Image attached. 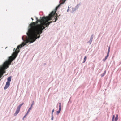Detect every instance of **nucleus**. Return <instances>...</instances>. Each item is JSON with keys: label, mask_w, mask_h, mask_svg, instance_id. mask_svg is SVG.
I'll return each instance as SVG.
<instances>
[{"label": "nucleus", "mask_w": 121, "mask_h": 121, "mask_svg": "<svg viewBox=\"0 0 121 121\" xmlns=\"http://www.w3.org/2000/svg\"><path fill=\"white\" fill-rule=\"evenodd\" d=\"M59 16H54V18L52 20L55 21L49 22V21L51 20L53 18L51 16H48L43 17V21H42L41 24L39 25V26L35 28L34 29V32H33V36L34 37H36L37 34H39L37 37L38 38H39L40 37V35L43 32V31L45 28L46 27L49 26L50 24L52 22H55L58 19V18L59 17Z\"/></svg>", "instance_id": "nucleus-1"}, {"label": "nucleus", "mask_w": 121, "mask_h": 121, "mask_svg": "<svg viewBox=\"0 0 121 121\" xmlns=\"http://www.w3.org/2000/svg\"><path fill=\"white\" fill-rule=\"evenodd\" d=\"M35 17H36V19L38 20V22H39L40 23V24H38V26H37L34 24L35 22H32L31 23L33 24H30L29 25L28 28V32H28V33L29 34V35H28V39H30V40H29H29V42L30 43H33L38 38V35H39V34H37L35 38L34 37V35L33 36L34 29L35 28L38 27L39 25L41 24L42 21H43V20L42 21H40V20H38V18L36 16H35Z\"/></svg>", "instance_id": "nucleus-2"}, {"label": "nucleus", "mask_w": 121, "mask_h": 121, "mask_svg": "<svg viewBox=\"0 0 121 121\" xmlns=\"http://www.w3.org/2000/svg\"><path fill=\"white\" fill-rule=\"evenodd\" d=\"M17 56L16 55H14L12 56H11L9 57V59L10 60V61H9L8 60L6 61L3 64V66L5 69H6L9 67V65H11L12 61L16 58Z\"/></svg>", "instance_id": "nucleus-3"}, {"label": "nucleus", "mask_w": 121, "mask_h": 121, "mask_svg": "<svg viewBox=\"0 0 121 121\" xmlns=\"http://www.w3.org/2000/svg\"><path fill=\"white\" fill-rule=\"evenodd\" d=\"M26 34L27 36L26 35H23L22 37V39L23 41V42L22 43V46L21 45H18L17 47V50L21 48L22 47L24 46V45H27V43H32L28 42H29V40L30 39H28V35H29V34L28 33V32H27Z\"/></svg>", "instance_id": "nucleus-4"}, {"label": "nucleus", "mask_w": 121, "mask_h": 121, "mask_svg": "<svg viewBox=\"0 0 121 121\" xmlns=\"http://www.w3.org/2000/svg\"><path fill=\"white\" fill-rule=\"evenodd\" d=\"M24 104L23 103H22L20 104L17 107L15 113L14 114V116L17 115L18 114L19 112L21 107Z\"/></svg>", "instance_id": "nucleus-5"}, {"label": "nucleus", "mask_w": 121, "mask_h": 121, "mask_svg": "<svg viewBox=\"0 0 121 121\" xmlns=\"http://www.w3.org/2000/svg\"><path fill=\"white\" fill-rule=\"evenodd\" d=\"M66 0H60L59 1L60 4L56 7L55 9V11H56L59 8L61 4H63Z\"/></svg>", "instance_id": "nucleus-6"}, {"label": "nucleus", "mask_w": 121, "mask_h": 121, "mask_svg": "<svg viewBox=\"0 0 121 121\" xmlns=\"http://www.w3.org/2000/svg\"><path fill=\"white\" fill-rule=\"evenodd\" d=\"M110 46H109L108 47L107 55L105 57V58L103 59V60L104 61V62L107 59L108 57L109 56V53L110 52Z\"/></svg>", "instance_id": "nucleus-7"}, {"label": "nucleus", "mask_w": 121, "mask_h": 121, "mask_svg": "<svg viewBox=\"0 0 121 121\" xmlns=\"http://www.w3.org/2000/svg\"><path fill=\"white\" fill-rule=\"evenodd\" d=\"M115 116L114 115H113L112 116V121H117L118 120V115L117 114L116 115V117L115 118Z\"/></svg>", "instance_id": "nucleus-8"}, {"label": "nucleus", "mask_w": 121, "mask_h": 121, "mask_svg": "<svg viewBox=\"0 0 121 121\" xmlns=\"http://www.w3.org/2000/svg\"><path fill=\"white\" fill-rule=\"evenodd\" d=\"M94 35V34H92L91 36L90 39L87 42V43H89L90 44H91V42H92L93 40V36Z\"/></svg>", "instance_id": "nucleus-9"}, {"label": "nucleus", "mask_w": 121, "mask_h": 121, "mask_svg": "<svg viewBox=\"0 0 121 121\" xmlns=\"http://www.w3.org/2000/svg\"><path fill=\"white\" fill-rule=\"evenodd\" d=\"M34 101H33L32 102V103L30 107L29 108L27 113H26V115L28 114V113L29 112L30 110L32 109V106L34 104Z\"/></svg>", "instance_id": "nucleus-10"}, {"label": "nucleus", "mask_w": 121, "mask_h": 121, "mask_svg": "<svg viewBox=\"0 0 121 121\" xmlns=\"http://www.w3.org/2000/svg\"><path fill=\"white\" fill-rule=\"evenodd\" d=\"M10 85V83L7 82L6 83L5 86L4 88V90H6L7 89L9 86Z\"/></svg>", "instance_id": "nucleus-11"}, {"label": "nucleus", "mask_w": 121, "mask_h": 121, "mask_svg": "<svg viewBox=\"0 0 121 121\" xmlns=\"http://www.w3.org/2000/svg\"><path fill=\"white\" fill-rule=\"evenodd\" d=\"M11 76H10L7 78V82H10L11 81Z\"/></svg>", "instance_id": "nucleus-12"}, {"label": "nucleus", "mask_w": 121, "mask_h": 121, "mask_svg": "<svg viewBox=\"0 0 121 121\" xmlns=\"http://www.w3.org/2000/svg\"><path fill=\"white\" fill-rule=\"evenodd\" d=\"M106 70H105L103 73L100 75L101 77H103L104 75L106 73Z\"/></svg>", "instance_id": "nucleus-13"}, {"label": "nucleus", "mask_w": 121, "mask_h": 121, "mask_svg": "<svg viewBox=\"0 0 121 121\" xmlns=\"http://www.w3.org/2000/svg\"><path fill=\"white\" fill-rule=\"evenodd\" d=\"M80 5V4H78L74 8L76 9V10H77L78 8V7Z\"/></svg>", "instance_id": "nucleus-14"}, {"label": "nucleus", "mask_w": 121, "mask_h": 121, "mask_svg": "<svg viewBox=\"0 0 121 121\" xmlns=\"http://www.w3.org/2000/svg\"><path fill=\"white\" fill-rule=\"evenodd\" d=\"M76 10L74 8H72V10L71 11V13H73L74 11Z\"/></svg>", "instance_id": "nucleus-15"}, {"label": "nucleus", "mask_w": 121, "mask_h": 121, "mask_svg": "<svg viewBox=\"0 0 121 121\" xmlns=\"http://www.w3.org/2000/svg\"><path fill=\"white\" fill-rule=\"evenodd\" d=\"M86 59H87V57H86V56H85L84 57V61L83 62V63H84L86 61Z\"/></svg>", "instance_id": "nucleus-16"}, {"label": "nucleus", "mask_w": 121, "mask_h": 121, "mask_svg": "<svg viewBox=\"0 0 121 121\" xmlns=\"http://www.w3.org/2000/svg\"><path fill=\"white\" fill-rule=\"evenodd\" d=\"M27 115H28V114H26H26L22 118V120H24V118L26 117V116H27Z\"/></svg>", "instance_id": "nucleus-17"}, {"label": "nucleus", "mask_w": 121, "mask_h": 121, "mask_svg": "<svg viewBox=\"0 0 121 121\" xmlns=\"http://www.w3.org/2000/svg\"><path fill=\"white\" fill-rule=\"evenodd\" d=\"M56 12H55L54 11H52L51 12V13L52 15H53Z\"/></svg>", "instance_id": "nucleus-18"}, {"label": "nucleus", "mask_w": 121, "mask_h": 121, "mask_svg": "<svg viewBox=\"0 0 121 121\" xmlns=\"http://www.w3.org/2000/svg\"><path fill=\"white\" fill-rule=\"evenodd\" d=\"M60 112L59 111H57L56 112V115H58L59 114V113H60Z\"/></svg>", "instance_id": "nucleus-19"}, {"label": "nucleus", "mask_w": 121, "mask_h": 121, "mask_svg": "<svg viewBox=\"0 0 121 121\" xmlns=\"http://www.w3.org/2000/svg\"><path fill=\"white\" fill-rule=\"evenodd\" d=\"M51 120H53V116H51Z\"/></svg>", "instance_id": "nucleus-20"}, {"label": "nucleus", "mask_w": 121, "mask_h": 121, "mask_svg": "<svg viewBox=\"0 0 121 121\" xmlns=\"http://www.w3.org/2000/svg\"><path fill=\"white\" fill-rule=\"evenodd\" d=\"M61 110V108H59L58 111H59L60 112Z\"/></svg>", "instance_id": "nucleus-21"}, {"label": "nucleus", "mask_w": 121, "mask_h": 121, "mask_svg": "<svg viewBox=\"0 0 121 121\" xmlns=\"http://www.w3.org/2000/svg\"><path fill=\"white\" fill-rule=\"evenodd\" d=\"M69 6H68V9H67V12H68L69 11Z\"/></svg>", "instance_id": "nucleus-22"}, {"label": "nucleus", "mask_w": 121, "mask_h": 121, "mask_svg": "<svg viewBox=\"0 0 121 121\" xmlns=\"http://www.w3.org/2000/svg\"><path fill=\"white\" fill-rule=\"evenodd\" d=\"M54 110L53 109L52 111V112L53 113L54 112Z\"/></svg>", "instance_id": "nucleus-23"}, {"label": "nucleus", "mask_w": 121, "mask_h": 121, "mask_svg": "<svg viewBox=\"0 0 121 121\" xmlns=\"http://www.w3.org/2000/svg\"><path fill=\"white\" fill-rule=\"evenodd\" d=\"M59 108H61V105H59Z\"/></svg>", "instance_id": "nucleus-24"}, {"label": "nucleus", "mask_w": 121, "mask_h": 121, "mask_svg": "<svg viewBox=\"0 0 121 121\" xmlns=\"http://www.w3.org/2000/svg\"><path fill=\"white\" fill-rule=\"evenodd\" d=\"M69 102H70V103H71V101H70V99H69V101L68 102V103H69Z\"/></svg>", "instance_id": "nucleus-25"}, {"label": "nucleus", "mask_w": 121, "mask_h": 121, "mask_svg": "<svg viewBox=\"0 0 121 121\" xmlns=\"http://www.w3.org/2000/svg\"><path fill=\"white\" fill-rule=\"evenodd\" d=\"M16 49L15 48L13 49V51H16Z\"/></svg>", "instance_id": "nucleus-26"}, {"label": "nucleus", "mask_w": 121, "mask_h": 121, "mask_svg": "<svg viewBox=\"0 0 121 121\" xmlns=\"http://www.w3.org/2000/svg\"><path fill=\"white\" fill-rule=\"evenodd\" d=\"M53 113H52H52H51V116H53Z\"/></svg>", "instance_id": "nucleus-27"}, {"label": "nucleus", "mask_w": 121, "mask_h": 121, "mask_svg": "<svg viewBox=\"0 0 121 121\" xmlns=\"http://www.w3.org/2000/svg\"><path fill=\"white\" fill-rule=\"evenodd\" d=\"M31 19L32 21H33V18H31Z\"/></svg>", "instance_id": "nucleus-28"}, {"label": "nucleus", "mask_w": 121, "mask_h": 121, "mask_svg": "<svg viewBox=\"0 0 121 121\" xmlns=\"http://www.w3.org/2000/svg\"><path fill=\"white\" fill-rule=\"evenodd\" d=\"M59 105H61V103H59Z\"/></svg>", "instance_id": "nucleus-29"}, {"label": "nucleus", "mask_w": 121, "mask_h": 121, "mask_svg": "<svg viewBox=\"0 0 121 121\" xmlns=\"http://www.w3.org/2000/svg\"><path fill=\"white\" fill-rule=\"evenodd\" d=\"M2 75H1L0 76V78H1V77H2Z\"/></svg>", "instance_id": "nucleus-30"}, {"label": "nucleus", "mask_w": 121, "mask_h": 121, "mask_svg": "<svg viewBox=\"0 0 121 121\" xmlns=\"http://www.w3.org/2000/svg\"><path fill=\"white\" fill-rule=\"evenodd\" d=\"M44 65H45L46 64V63H44Z\"/></svg>", "instance_id": "nucleus-31"}, {"label": "nucleus", "mask_w": 121, "mask_h": 121, "mask_svg": "<svg viewBox=\"0 0 121 121\" xmlns=\"http://www.w3.org/2000/svg\"><path fill=\"white\" fill-rule=\"evenodd\" d=\"M7 48V47H6V48H6H6Z\"/></svg>", "instance_id": "nucleus-32"}]
</instances>
